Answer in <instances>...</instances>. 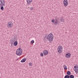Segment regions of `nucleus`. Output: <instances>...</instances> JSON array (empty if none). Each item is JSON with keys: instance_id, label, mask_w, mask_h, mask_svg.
I'll use <instances>...</instances> for the list:
<instances>
[{"instance_id": "f257e3e1", "label": "nucleus", "mask_w": 78, "mask_h": 78, "mask_svg": "<svg viewBox=\"0 0 78 78\" xmlns=\"http://www.w3.org/2000/svg\"><path fill=\"white\" fill-rule=\"evenodd\" d=\"M45 38L48 39L50 42H53V35L51 34H49L47 35H45Z\"/></svg>"}, {"instance_id": "f03ea898", "label": "nucleus", "mask_w": 78, "mask_h": 78, "mask_svg": "<svg viewBox=\"0 0 78 78\" xmlns=\"http://www.w3.org/2000/svg\"><path fill=\"white\" fill-rule=\"evenodd\" d=\"M22 54V49L19 48L17 49L16 52V54L17 56H20Z\"/></svg>"}, {"instance_id": "7ed1b4c3", "label": "nucleus", "mask_w": 78, "mask_h": 78, "mask_svg": "<svg viewBox=\"0 0 78 78\" xmlns=\"http://www.w3.org/2000/svg\"><path fill=\"white\" fill-rule=\"evenodd\" d=\"M52 23L54 22V24L56 25H58L59 23V20L58 18L55 19V20L54 19H52L51 21Z\"/></svg>"}, {"instance_id": "20e7f679", "label": "nucleus", "mask_w": 78, "mask_h": 78, "mask_svg": "<svg viewBox=\"0 0 78 78\" xmlns=\"http://www.w3.org/2000/svg\"><path fill=\"white\" fill-rule=\"evenodd\" d=\"M57 50L58 53H62V47L60 46L58 47Z\"/></svg>"}, {"instance_id": "39448f33", "label": "nucleus", "mask_w": 78, "mask_h": 78, "mask_svg": "<svg viewBox=\"0 0 78 78\" xmlns=\"http://www.w3.org/2000/svg\"><path fill=\"white\" fill-rule=\"evenodd\" d=\"M12 25L13 24L12 22H8L7 24V26L8 28H11V27H12Z\"/></svg>"}, {"instance_id": "423d86ee", "label": "nucleus", "mask_w": 78, "mask_h": 78, "mask_svg": "<svg viewBox=\"0 0 78 78\" xmlns=\"http://www.w3.org/2000/svg\"><path fill=\"white\" fill-rule=\"evenodd\" d=\"M74 70L76 73V74H78V66H75L74 67Z\"/></svg>"}, {"instance_id": "0eeeda50", "label": "nucleus", "mask_w": 78, "mask_h": 78, "mask_svg": "<svg viewBox=\"0 0 78 78\" xmlns=\"http://www.w3.org/2000/svg\"><path fill=\"white\" fill-rule=\"evenodd\" d=\"M5 5V2L4 0H0V6Z\"/></svg>"}, {"instance_id": "6e6552de", "label": "nucleus", "mask_w": 78, "mask_h": 78, "mask_svg": "<svg viewBox=\"0 0 78 78\" xmlns=\"http://www.w3.org/2000/svg\"><path fill=\"white\" fill-rule=\"evenodd\" d=\"M63 5L64 6H67V5H68V1H67V0H63Z\"/></svg>"}, {"instance_id": "1a4fd4ad", "label": "nucleus", "mask_w": 78, "mask_h": 78, "mask_svg": "<svg viewBox=\"0 0 78 78\" xmlns=\"http://www.w3.org/2000/svg\"><path fill=\"white\" fill-rule=\"evenodd\" d=\"M14 41H15V38L14 37L11 39V46H13Z\"/></svg>"}, {"instance_id": "9d476101", "label": "nucleus", "mask_w": 78, "mask_h": 78, "mask_svg": "<svg viewBox=\"0 0 78 78\" xmlns=\"http://www.w3.org/2000/svg\"><path fill=\"white\" fill-rule=\"evenodd\" d=\"M43 53L44 56H47L48 55V51L47 50H44L43 51Z\"/></svg>"}, {"instance_id": "9b49d317", "label": "nucleus", "mask_w": 78, "mask_h": 78, "mask_svg": "<svg viewBox=\"0 0 78 78\" xmlns=\"http://www.w3.org/2000/svg\"><path fill=\"white\" fill-rule=\"evenodd\" d=\"M33 0H27V5H30L31 2Z\"/></svg>"}, {"instance_id": "f8f14e48", "label": "nucleus", "mask_w": 78, "mask_h": 78, "mask_svg": "<svg viewBox=\"0 0 78 78\" xmlns=\"http://www.w3.org/2000/svg\"><path fill=\"white\" fill-rule=\"evenodd\" d=\"M71 56V54L70 53H67L66 55V58H69Z\"/></svg>"}, {"instance_id": "ddd939ff", "label": "nucleus", "mask_w": 78, "mask_h": 78, "mask_svg": "<svg viewBox=\"0 0 78 78\" xmlns=\"http://www.w3.org/2000/svg\"><path fill=\"white\" fill-rule=\"evenodd\" d=\"M13 44L14 46H17L18 44V42L17 41H15L13 43Z\"/></svg>"}, {"instance_id": "4468645a", "label": "nucleus", "mask_w": 78, "mask_h": 78, "mask_svg": "<svg viewBox=\"0 0 78 78\" xmlns=\"http://www.w3.org/2000/svg\"><path fill=\"white\" fill-rule=\"evenodd\" d=\"M5 5H0V7H1V10H3L4 9V8L3 7L5 6Z\"/></svg>"}, {"instance_id": "2eb2a0df", "label": "nucleus", "mask_w": 78, "mask_h": 78, "mask_svg": "<svg viewBox=\"0 0 78 78\" xmlns=\"http://www.w3.org/2000/svg\"><path fill=\"white\" fill-rule=\"evenodd\" d=\"M63 67L64 70H67V66H66L65 65H64L63 66Z\"/></svg>"}, {"instance_id": "dca6fc26", "label": "nucleus", "mask_w": 78, "mask_h": 78, "mask_svg": "<svg viewBox=\"0 0 78 78\" xmlns=\"http://www.w3.org/2000/svg\"><path fill=\"white\" fill-rule=\"evenodd\" d=\"M25 61H26V58H24L22 59L21 60V62H25Z\"/></svg>"}, {"instance_id": "f3484780", "label": "nucleus", "mask_w": 78, "mask_h": 78, "mask_svg": "<svg viewBox=\"0 0 78 78\" xmlns=\"http://www.w3.org/2000/svg\"><path fill=\"white\" fill-rule=\"evenodd\" d=\"M67 74L68 75H70L71 74V73L69 71H68L67 72Z\"/></svg>"}, {"instance_id": "a211bd4d", "label": "nucleus", "mask_w": 78, "mask_h": 78, "mask_svg": "<svg viewBox=\"0 0 78 78\" xmlns=\"http://www.w3.org/2000/svg\"><path fill=\"white\" fill-rule=\"evenodd\" d=\"M64 78H70L69 76L68 75H66L65 77Z\"/></svg>"}, {"instance_id": "6ab92c4d", "label": "nucleus", "mask_w": 78, "mask_h": 78, "mask_svg": "<svg viewBox=\"0 0 78 78\" xmlns=\"http://www.w3.org/2000/svg\"><path fill=\"white\" fill-rule=\"evenodd\" d=\"M69 76L70 78H74V76L73 75H70Z\"/></svg>"}, {"instance_id": "aec40b11", "label": "nucleus", "mask_w": 78, "mask_h": 78, "mask_svg": "<svg viewBox=\"0 0 78 78\" xmlns=\"http://www.w3.org/2000/svg\"><path fill=\"white\" fill-rule=\"evenodd\" d=\"M60 22H64V18L61 19L60 20Z\"/></svg>"}, {"instance_id": "412c9836", "label": "nucleus", "mask_w": 78, "mask_h": 78, "mask_svg": "<svg viewBox=\"0 0 78 78\" xmlns=\"http://www.w3.org/2000/svg\"><path fill=\"white\" fill-rule=\"evenodd\" d=\"M40 55L41 57H42L44 56V54H43L42 53H41L40 54Z\"/></svg>"}, {"instance_id": "4be33fe9", "label": "nucleus", "mask_w": 78, "mask_h": 78, "mask_svg": "<svg viewBox=\"0 0 78 78\" xmlns=\"http://www.w3.org/2000/svg\"><path fill=\"white\" fill-rule=\"evenodd\" d=\"M31 44H33V43H34V40H32L31 41Z\"/></svg>"}, {"instance_id": "5701e85b", "label": "nucleus", "mask_w": 78, "mask_h": 78, "mask_svg": "<svg viewBox=\"0 0 78 78\" xmlns=\"http://www.w3.org/2000/svg\"><path fill=\"white\" fill-rule=\"evenodd\" d=\"M34 9V8H33V7H32L30 8V10H33Z\"/></svg>"}, {"instance_id": "b1692460", "label": "nucleus", "mask_w": 78, "mask_h": 78, "mask_svg": "<svg viewBox=\"0 0 78 78\" xmlns=\"http://www.w3.org/2000/svg\"><path fill=\"white\" fill-rule=\"evenodd\" d=\"M32 63L31 62L30 63H29V66H32Z\"/></svg>"}, {"instance_id": "393cba45", "label": "nucleus", "mask_w": 78, "mask_h": 78, "mask_svg": "<svg viewBox=\"0 0 78 78\" xmlns=\"http://www.w3.org/2000/svg\"><path fill=\"white\" fill-rule=\"evenodd\" d=\"M19 58H17V59L16 60H19Z\"/></svg>"}]
</instances>
